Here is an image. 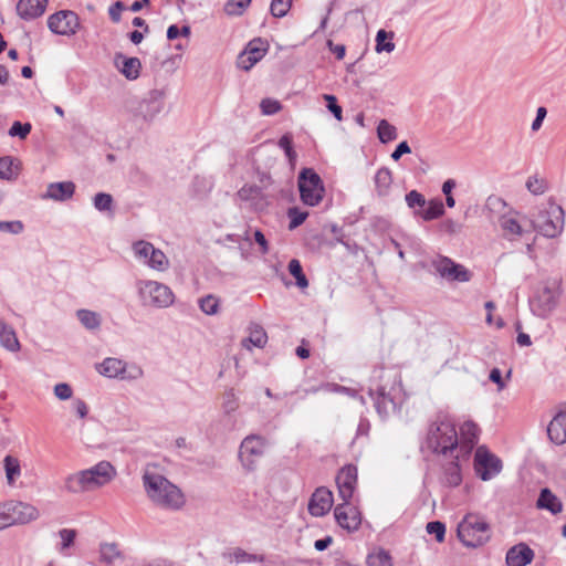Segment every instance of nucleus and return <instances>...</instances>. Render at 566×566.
<instances>
[{
    "label": "nucleus",
    "instance_id": "2",
    "mask_svg": "<svg viewBox=\"0 0 566 566\" xmlns=\"http://www.w3.org/2000/svg\"><path fill=\"white\" fill-rule=\"evenodd\" d=\"M421 450L446 459L459 451V433L454 421L449 416L437 415L429 423Z\"/></svg>",
    "mask_w": 566,
    "mask_h": 566
},
{
    "label": "nucleus",
    "instance_id": "46",
    "mask_svg": "<svg viewBox=\"0 0 566 566\" xmlns=\"http://www.w3.org/2000/svg\"><path fill=\"white\" fill-rule=\"evenodd\" d=\"M405 199L407 206L415 211L422 210L427 205L424 196L417 190L409 191Z\"/></svg>",
    "mask_w": 566,
    "mask_h": 566
},
{
    "label": "nucleus",
    "instance_id": "31",
    "mask_svg": "<svg viewBox=\"0 0 566 566\" xmlns=\"http://www.w3.org/2000/svg\"><path fill=\"white\" fill-rule=\"evenodd\" d=\"M0 344L12 353L19 352L21 347L14 328L3 319H0Z\"/></svg>",
    "mask_w": 566,
    "mask_h": 566
},
{
    "label": "nucleus",
    "instance_id": "23",
    "mask_svg": "<svg viewBox=\"0 0 566 566\" xmlns=\"http://www.w3.org/2000/svg\"><path fill=\"white\" fill-rule=\"evenodd\" d=\"M48 1L49 0H19L17 13L25 21L34 20L45 12Z\"/></svg>",
    "mask_w": 566,
    "mask_h": 566
},
{
    "label": "nucleus",
    "instance_id": "59",
    "mask_svg": "<svg viewBox=\"0 0 566 566\" xmlns=\"http://www.w3.org/2000/svg\"><path fill=\"white\" fill-rule=\"evenodd\" d=\"M324 99L327 102L326 107L335 116L337 120H342V107L337 104V98L334 95L325 94Z\"/></svg>",
    "mask_w": 566,
    "mask_h": 566
},
{
    "label": "nucleus",
    "instance_id": "16",
    "mask_svg": "<svg viewBox=\"0 0 566 566\" xmlns=\"http://www.w3.org/2000/svg\"><path fill=\"white\" fill-rule=\"evenodd\" d=\"M165 94L160 90L150 91L139 103L135 116L151 122L164 108Z\"/></svg>",
    "mask_w": 566,
    "mask_h": 566
},
{
    "label": "nucleus",
    "instance_id": "27",
    "mask_svg": "<svg viewBox=\"0 0 566 566\" xmlns=\"http://www.w3.org/2000/svg\"><path fill=\"white\" fill-rule=\"evenodd\" d=\"M75 185L72 181L52 182L46 187L43 199H52L54 201H65L73 197Z\"/></svg>",
    "mask_w": 566,
    "mask_h": 566
},
{
    "label": "nucleus",
    "instance_id": "39",
    "mask_svg": "<svg viewBox=\"0 0 566 566\" xmlns=\"http://www.w3.org/2000/svg\"><path fill=\"white\" fill-rule=\"evenodd\" d=\"M169 261L166 256V254L155 247L151 248L150 251V259L148 260V266L157 270V271H165L168 268Z\"/></svg>",
    "mask_w": 566,
    "mask_h": 566
},
{
    "label": "nucleus",
    "instance_id": "54",
    "mask_svg": "<svg viewBox=\"0 0 566 566\" xmlns=\"http://www.w3.org/2000/svg\"><path fill=\"white\" fill-rule=\"evenodd\" d=\"M222 408L224 413L230 415L239 408V399L233 392V390H229L223 396Z\"/></svg>",
    "mask_w": 566,
    "mask_h": 566
},
{
    "label": "nucleus",
    "instance_id": "18",
    "mask_svg": "<svg viewBox=\"0 0 566 566\" xmlns=\"http://www.w3.org/2000/svg\"><path fill=\"white\" fill-rule=\"evenodd\" d=\"M336 484L342 500L349 502L357 484V468L353 464L342 468L336 475Z\"/></svg>",
    "mask_w": 566,
    "mask_h": 566
},
{
    "label": "nucleus",
    "instance_id": "13",
    "mask_svg": "<svg viewBox=\"0 0 566 566\" xmlns=\"http://www.w3.org/2000/svg\"><path fill=\"white\" fill-rule=\"evenodd\" d=\"M474 470L481 480L489 481L501 472L502 461L486 447L480 446L474 454Z\"/></svg>",
    "mask_w": 566,
    "mask_h": 566
},
{
    "label": "nucleus",
    "instance_id": "14",
    "mask_svg": "<svg viewBox=\"0 0 566 566\" xmlns=\"http://www.w3.org/2000/svg\"><path fill=\"white\" fill-rule=\"evenodd\" d=\"M49 29L60 35H73L80 27L78 15L70 10H62L48 18Z\"/></svg>",
    "mask_w": 566,
    "mask_h": 566
},
{
    "label": "nucleus",
    "instance_id": "47",
    "mask_svg": "<svg viewBox=\"0 0 566 566\" xmlns=\"http://www.w3.org/2000/svg\"><path fill=\"white\" fill-rule=\"evenodd\" d=\"M232 556L237 563H263V555H255L245 552L242 548H235L232 553Z\"/></svg>",
    "mask_w": 566,
    "mask_h": 566
},
{
    "label": "nucleus",
    "instance_id": "41",
    "mask_svg": "<svg viewBox=\"0 0 566 566\" xmlns=\"http://www.w3.org/2000/svg\"><path fill=\"white\" fill-rule=\"evenodd\" d=\"M367 566H392L391 557L385 549H378L368 554Z\"/></svg>",
    "mask_w": 566,
    "mask_h": 566
},
{
    "label": "nucleus",
    "instance_id": "44",
    "mask_svg": "<svg viewBox=\"0 0 566 566\" xmlns=\"http://www.w3.org/2000/svg\"><path fill=\"white\" fill-rule=\"evenodd\" d=\"M154 245L147 241H137L133 244V251L136 258L142 260L145 264L148 265V260L150 259V251Z\"/></svg>",
    "mask_w": 566,
    "mask_h": 566
},
{
    "label": "nucleus",
    "instance_id": "5",
    "mask_svg": "<svg viewBox=\"0 0 566 566\" xmlns=\"http://www.w3.org/2000/svg\"><path fill=\"white\" fill-rule=\"evenodd\" d=\"M564 217L563 208L556 202L548 201L542 206L537 216L534 218L533 227L542 235L554 239L563 232L565 223Z\"/></svg>",
    "mask_w": 566,
    "mask_h": 566
},
{
    "label": "nucleus",
    "instance_id": "53",
    "mask_svg": "<svg viewBox=\"0 0 566 566\" xmlns=\"http://www.w3.org/2000/svg\"><path fill=\"white\" fill-rule=\"evenodd\" d=\"M32 129V126L30 123H21V122H14L9 129V135L11 137H19L21 139H25L27 136L30 134Z\"/></svg>",
    "mask_w": 566,
    "mask_h": 566
},
{
    "label": "nucleus",
    "instance_id": "49",
    "mask_svg": "<svg viewBox=\"0 0 566 566\" xmlns=\"http://www.w3.org/2000/svg\"><path fill=\"white\" fill-rule=\"evenodd\" d=\"M262 115L270 116L279 113L282 109V104L274 98H263L260 103Z\"/></svg>",
    "mask_w": 566,
    "mask_h": 566
},
{
    "label": "nucleus",
    "instance_id": "20",
    "mask_svg": "<svg viewBox=\"0 0 566 566\" xmlns=\"http://www.w3.org/2000/svg\"><path fill=\"white\" fill-rule=\"evenodd\" d=\"M237 197L241 201L249 203V207L253 210H263L268 206L262 187L256 185H243L238 190Z\"/></svg>",
    "mask_w": 566,
    "mask_h": 566
},
{
    "label": "nucleus",
    "instance_id": "62",
    "mask_svg": "<svg viewBox=\"0 0 566 566\" xmlns=\"http://www.w3.org/2000/svg\"><path fill=\"white\" fill-rule=\"evenodd\" d=\"M441 230L449 234H457L461 231L462 224L458 221H454L452 219H446L440 224Z\"/></svg>",
    "mask_w": 566,
    "mask_h": 566
},
{
    "label": "nucleus",
    "instance_id": "36",
    "mask_svg": "<svg viewBox=\"0 0 566 566\" xmlns=\"http://www.w3.org/2000/svg\"><path fill=\"white\" fill-rule=\"evenodd\" d=\"M394 32H387L385 30H379L376 34V52H387L390 53L395 50L396 45L392 42Z\"/></svg>",
    "mask_w": 566,
    "mask_h": 566
},
{
    "label": "nucleus",
    "instance_id": "25",
    "mask_svg": "<svg viewBox=\"0 0 566 566\" xmlns=\"http://www.w3.org/2000/svg\"><path fill=\"white\" fill-rule=\"evenodd\" d=\"M533 558V549L524 543L511 547L506 553L507 566H526L532 563Z\"/></svg>",
    "mask_w": 566,
    "mask_h": 566
},
{
    "label": "nucleus",
    "instance_id": "50",
    "mask_svg": "<svg viewBox=\"0 0 566 566\" xmlns=\"http://www.w3.org/2000/svg\"><path fill=\"white\" fill-rule=\"evenodd\" d=\"M292 0H272L270 10L275 18H283L289 12Z\"/></svg>",
    "mask_w": 566,
    "mask_h": 566
},
{
    "label": "nucleus",
    "instance_id": "1",
    "mask_svg": "<svg viewBox=\"0 0 566 566\" xmlns=\"http://www.w3.org/2000/svg\"><path fill=\"white\" fill-rule=\"evenodd\" d=\"M142 481L147 497L155 506L177 511L185 505L182 491L159 473L155 465L146 467Z\"/></svg>",
    "mask_w": 566,
    "mask_h": 566
},
{
    "label": "nucleus",
    "instance_id": "35",
    "mask_svg": "<svg viewBox=\"0 0 566 566\" xmlns=\"http://www.w3.org/2000/svg\"><path fill=\"white\" fill-rule=\"evenodd\" d=\"M76 317L81 324L88 331H96L101 327L102 318L101 315L90 310H77Z\"/></svg>",
    "mask_w": 566,
    "mask_h": 566
},
{
    "label": "nucleus",
    "instance_id": "19",
    "mask_svg": "<svg viewBox=\"0 0 566 566\" xmlns=\"http://www.w3.org/2000/svg\"><path fill=\"white\" fill-rule=\"evenodd\" d=\"M333 493L325 486L317 488L308 501L311 515L321 517L326 515L333 506Z\"/></svg>",
    "mask_w": 566,
    "mask_h": 566
},
{
    "label": "nucleus",
    "instance_id": "4",
    "mask_svg": "<svg viewBox=\"0 0 566 566\" xmlns=\"http://www.w3.org/2000/svg\"><path fill=\"white\" fill-rule=\"evenodd\" d=\"M117 471L109 461H99L95 465L69 474L64 479V490L80 494L99 489L115 479Z\"/></svg>",
    "mask_w": 566,
    "mask_h": 566
},
{
    "label": "nucleus",
    "instance_id": "12",
    "mask_svg": "<svg viewBox=\"0 0 566 566\" xmlns=\"http://www.w3.org/2000/svg\"><path fill=\"white\" fill-rule=\"evenodd\" d=\"M468 459L461 452H454L452 457L440 458L439 482L444 488H457L462 483L461 460Z\"/></svg>",
    "mask_w": 566,
    "mask_h": 566
},
{
    "label": "nucleus",
    "instance_id": "33",
    "mask_svg": "<svg viewBox=\"0 0 566 566\" xmlns=\"http://www.w3.org/2000/svg\"><path fill=\"white\" fill-rule=\"evenodd\" d=\"M374 181L378 196H387L392 184V175L390 169L387 167L378 169L375 175Z\"/></svg>",
    "mask_w": 566,
    "mask_h": 566
},
{
    "label": "nucleus",
    "instance_id": "3",
    "mask_svg": "<svg viewBox=\"0 0 566 566\" xmlns=\"http://www.w3.org/2000/svg\"><path fill=\"white\" fill-rule=\"evenodd\" d=\"M379 378L381 382L370 386L368 395L374 401L377 413L385 419L399 409L406 395L398 373L381 371Z\"/></svg>",
    "mask_w": 566,
    "mask_h": 566
},
{
    "label": "nucleus",
    "instance_id": "57",
    "mask_svg": "<svg viewBox=\"0 0 566 566\" xmlns=\"http://www.w3.org/2000/svg\"><path fill=\"white\" fill-rule=\"evenodd\" d=\"M250 2L251 0H229L226 4V11L229 14H241Z\"/></svg>",
    "mask_w": 566,
    "mask_h": 566
},
{
    "label": "nucleus",
    "instance_id": "40",
    "mask_svg": "<svg viewBox=\"0 0 566 566\" xmlns=\"http://www.w3.org/2000/svg\"><path fill=\"white\" fill-rule=\"evenodd\" d=\"M378 138L381 143L386 144L397 138V129L389 124L386 119H381L377 127Z\"/></svg>",
    "mask_w": 566,
    "mask_h": 566
},
{
    "label": "nucleus",
    "instance_id": "63",
    "mask_svg": "<svg viewBox=\"0 0 566 566\" xmlns=\"http://www.w3.org/2000/svg\"><path fill=\"white\" fill-rule=\"evenodd\" d=\"M13 524H14V520H12L9 514L8 504L0 503V530H3Z\"/></svg>",
    "mask_w": 566,
    "mask_h": 566
},
{
    "label": "nucleus",
    "instance_id": "60",
    "mask_svg": "<svg viewBox=\"0 0 566 566\" xmlns=\"http://www.w3.org/2000/svg\"><path fill=\"white\" fill-rule=\"evenodd\" d=\"M72 394H73L72 388L66 382L57 384L54 387V395L60 400H67V399H70L72 397Z\"/></svg>",
    "mask_w": 566,
    "mask_h": 566
},
{
    "label": "nucleus",
    "instance_id": "17",
    "mask_svg": "<svg viewBox=\"0 0 566 566\" xmlns=\"http://www.w3.org/2000/svg\"><path fill=\"white\" fill-rule=\"evenodd\" d=\"M334 515L337 524L348 531H357L361 524V515L356 506H353L349 502L338 504L334 510Z\"/></svg>",
    "mask_w": 566,
    "mask_h": 566
},
{
    "label": "nucleus",
    "instance_id": "61",
    "mask_svg": "<svg viewBox=\"0 0 566 566\" xmlns=\"http://www.w3.org/2000/svg\"><path fill=\"white\" fill-rule=\"evenodd\" d=\"M59 535L62 539L61 551H63L73 544L76 536V532L74 530L63 528L59 532Z\"/></svg>",
    "mask_w": 566,
    "mask_h": 566
},
{
    "label": "nucleus",
    "instance_id": "6",
    "mask_svg": "<svg viewBox=\"0 0 566 566\" xmlns=\"http://www.w3.org/2000/svg\"><path fill=\"white\" fill-rule=\"evenodd\" d=\"M457 531L459 539L468 547H479L491 537L489 523L475 514H467Z\"/></svg>",
    "mask_w": 566,
    "mask_h": 566
},
{
    "label": "nucleus",
    "instance_id": "48",
    "mask_svg": "<svg viewBox=\"0 0 566 566\" xmlns=\"http://www.w3.org/2000/svg\"><path fill=\"white\" fill-rule=\"evenodd\" d=\"M287 216L290 218L289 229L293 230L300 227L308 217V212L302 211L296 207L290 208L287 210Z\"/></svg>",
    "mask_w": 566,
    "mask_h": 566
},
{
    "label": "nucleus",
    "instance_id": "30",
    "mask_svg": "<svg viewBox=\"0 0 566 566\" xmlns=\"http://www.w3.org/2000/svg\"><path fill=\"white\" fill-rule=\"evenodd\" d=\"M536 506L541 510H547L554 515L563 511V503L547 488L541 490L539 496L536 502Z\"/></svg>",
    "mask_w": 566,
    "mask_h": 566
},
{
    "label": "nucleus",
    "instance_id": "7",
    "mask_svg": "<svg viewBox=\"0 0 566 566\" xmlns=\"http://www.w3.org/2000/svg\"><path fill=\"white\" fill-rule=\"evenodd\" d=\"M136 287L144 306L166 308L175 302L174 292L164 283L153 280H140L136 283Z\"/></svg>",
    "mask_w": 566,
    "mask_h": 566
},
{
    "label": "nucleus",
    "instance_id": "56",
    "mask_svg": "<svg viewBox=\"0 0 566 566\" xmlns=\"http://www.w3.org/2000/svg\"><path fill=\"white\" fill-rule=\"evenodd\" d=\"M13 159L11 157L0 158V179L10 180L13 178Z\"/></svg>",
    "mask_w": 566,
    "mask_h": 566
},
{
    "label": "nucleus",
    "instance_id": "55",
    "mask_svg": "<svg viewBox=\"0 0 566 566\" xmlns=\"http://www.w3.org/2000/svg\"><path fill=\"white\" fill-rule=\"evenodd\" d=\"M428 534L434 535L436 539L441 543L446 535V525L440 521L429 522L426 526Z\"/></svg>",
    "mask_w": 566,
    "mask_h": 566
},
{
    "label": "nucleus",
    "instance_id": "51",
    "mask_svg": "<svg viewBox=\"0 0 566 566\" xmlns=\"http://www.w3.org/2000/svg\"><path fill=\"white\" fill-rule=\"evenodd\" d=\"M93 203L98 211H108L113 206V197L109 193L98 192L93 199Z\"/></svg>",
    "mask_w": 566,
    "mask_h": 566
},
{
    "label": "nucleus",
    "instance_id": "43",
    "mask_svg": "<svg viewBox=\"0 0 566 566\" xmlns=\"http://www.w3.org/2000/svg\"><path fill=\"white\" fill-rule=\"evenodd\" d=\"M101 560L106 564H113L119 556L120 552L116 544L105 543L99 548Z\"/></svg>",
    "mask_w": 566,
    "mask_h": 566
},
{
    "label": "nucleus",
    "instance_id": "21",
    "mask_svg": "<svg viewBox=\"0 0 566 566\" xmlns=\"http://www.w3.org/2000/svg\"><path fill=\"white\" fill-rule=\"evenodd\" d=\"M479 428L472 421H465L461 427V433L459 437V452L463 457H469L473 447L479 439Z\"/></svg>",
    "mask_w": 566,
    "mask_h": 566
},
{
    "label": "nucleus",
    "instance_id": "15",
    "mask_svg": "<svg viewBox=\"0 0 566 566\" xmlns=\"http://www.w3.org/2000/svg\"><path fill=\"white\" fill-rule=\"evenodd\" d=\"M268 43L261 38L251 40L237 57V66L241 70H251L268 52Z\"/></svg>",
    "mask_w": 566,
    "mask_h": 566
},
{
    "label": "nucleus",
    "instance_id": "52",
    "mask_svg": "<svg viewBox=\"0 0 566 566\" xmlns=\"http://www.w3.org/2000/svg\"><path fill=\"white\" fill-rule=\"evenodd\" d=\"M201 311L208 315H213L218 312L219 301L213 295H207L199 301Z\"/></svg>",
    "mask_w": 566,
    "mask_h": 566
},
{
    "label": "nucleus",
    "instance_id": "24",
    "mask_svg": "<svg viewBox=\"0 0 566 566\" xmlns=\"http://www.w3.org/2000/svg\"><path fill=\"white\" fill-rule=\"evenodd\" d=\"M555 305L556 295L549 286H544L532 301L533 311L539 316L549 313Z\"/></svg>",
    "mask_w": 566,
    "mask_h": 566
},
{
    "label": "nucleus",
    "instance_id": "10",
    "mask_svg": "<svg viewBox=\"0 0 566 566\" xmlns=\"http://www.w3.org/2000/svg\"><path fill=\"white\" fill-rule=\"evenodd\" d=\"M97 371L108 378H119L122 380H136L143 377L144 371L137 364H127L126 361L107 357L96 366Z\"/></svg>",
    "mask_w": 566,
    "mask_h": 566
},
{
    "label": "nucleus",
    "instance_id": "37",
    "mask_svg": "<svg viewBox=\"0 0 566 566\" xmlns=\"http://www.w3.org/2000/svg\"><path fill=\"white\" fill-rule=\"evenodd\" d=\"M6 478L9 485H13L21 474L20 462L12 455H7L3 460Z\"/></svg>",
    "mask_w": 566,
    "mask_h": 566
},
{
    "label": "nucleus",
    "instance_id": "8",
    "mask_svg": "<svg viewBox=\"0 0 566 566\" xmlns=\"http://www.w3.org/2000/svg\"><path fill=\"white\" fill-rule=\"evenodd\" d=\"M266 446V439L259 434H249L241 441L238 458L244 471L253 472L256 470Z\"/></svg>",
    "mask_w": 566,
    "mask_h": 566
},
{
    "label": "nucleus",
    "instance_id": "9",
    "mask_svg": "<svg viewBox=\"0 0 566 566\" xmlns=\"http://www.w3.org/2000/svg\"><path fill=\"white\" fill-rule=\"evenodd\" d=\"M298 190L304 205L317 206L324 195V185L318 174L312 168H304L298 176Z\"/></svg>",
    "mask_w": 566,
    "mask_h": 566
},
{
    "label": "nucleus",
    "instance_id": "26",
    "mask_svg": "<svg viewBox=\"0 0 566 566\" xmlns=\"http://www.w3.org/2000/svg\"><path fill=\"white\" fill-rule=\"evenodd\" d=\"M516 214L515 210H509L506 216H502L497 220L503 237L510 241H514L523 234V229L516 219Z\"/></svg>",
    "mask_w": 566,
    "mask_h": 566
},
{
    "label": "nucleus",
    "instance_id": "11",
    "mask_svg": "<svg viewBox=\"0 0 566 566\" xmlns=\"http://www.w3.org/2000/svg\"><path fill=\"white\" fill-rule=\"evenodd\" d=\"M429 265L436 274L449 282L464 283L469 282L472 277L471 271L448 256L437 255L430 260Z\"/></svg>",
    "mask_w": 566,
    "mask_h": 566
},
{
    "label": "nucleus",
    "instance_id": "58",
    "mask_svg": "<svg viewBox=\"0 0 566 566\" xmlns=\"http://www.w3.org/2000/svg\"><path fill=\"white\" fill-rule=\"evenodd\" d=\"M23 223L19 220L15 221H0V231L12 234H19L23 231Z\"/></svg>",
    "mask_w": 566,
    "mask_h": 566
},
{
    "label": "nucleus",
    "instance_id": "38",
    "mask_svg": "<svg viewBox=\"0 0 566 566\" xmlns=\"http://www.w3.org/2000/svg\"><path fill=\"white\" fill-rule=\"evenodd\" d=\"M245 342H249L258 348H263L268 342L266 332L260 325H252L250 327V335ZM245 342L243 343L244 346Z\"/></svg>",
    "mask_w": 566,
    "mask_h": 566
},
{
    "label": "nucleus",
    "instance_id": "34",
    "mask_svg": "<svg viewBox=\"0 0 566 566\" xmlns=\"http://www.w3.org/2000/svg\"><path fill=\"white\" fill-rule=\"evenodd\" d=\"M485 209L489 211L492 218H502V216H506L509 210H513L509 208L506 201L499 196H490L485 202Z\"/></svg>",
    "mask_w": 566,
    "mask_h": 566
},
{
    "label": "nucleus",
    "instance_id": "29",
    "mask_svg": "<svg viewBox=\"0 0 566 566\" xmlns=\"http://www.w3.org/2000/svg\"><path fill=\"white\" fill-rule=\"evenodd\" d=\"M115 64L127 80H136L140 74L142 63L138 57H126L124 54L117 53Z\"/></svg>",
    "mask_w": 566,
    "mask_h": 566
},
{
    "label": "nucleus",
    "instance_id": "64",
    "mask_svg": "<svg viewBox=\"0 0 566 566\" xmlns=\"http://www.w3.org/2000/svg\"><path fill=\"white\" fill-rule=\"evenodd\" d=\"M124 3L120 1H116L109 7L108 14L113 22L117 23L120 21V12L124 10Z\"/></svg>",
    "mask_w": 566,
    "mask_h": 566
},
{
    "label": "nucleus",
    "instance_id": "22",
    "mask_svg": "<svg viewBox=\"0 0 566 566\" xmlns=\"http://www.w3.org/2000/svg\"><path fill=\"white\" fill-rule=\"evenodd\" d=\"M8 511L14 524H24L38 517V510L28 503L8 502Z\"/></svg>",
    "mask_w": 566,
    "mask_h": 566
},
{
    "label": "nucleus",
    "instance_id": "45",
    "mask_svg": "<svg viewBox=\"0 0 566 566\" xmlns=\"http://www.w3.org/2000/svg\"><path fill=\"white\" fill-rule=\"evenodd\" d=\"M277 145H279L280 148H282L284 150V154L287 157L289 163L291 165H294L297 155H296L295 150L293 149V138H292V136L290 134L283 135L279 139Z\"/></svg>",
    "mask_w": 566,
    "mask_h": 566
},
{
    "label": "nucleus",
    "instance_id": "32",
    "mask_svg": "<svg viewBox=\"0 0 566 566\" xmlns=\"http://www.w3.org/2000/svg\"><path fill=\"white\" fill-rule=\"evenodd\" d=\"M444 213V206L440 199L430 200L427 208L422 210H416L415 214L423 219L424 221H431L440 218Z\"/></svg>",
    "mask_w": 566,
    "mask_h": 566
},
{
    "label": "nucleus",
    "instance_id": "28",
    "mask_svg": "<svg viewBox=\"0 0 566 566\" xmlns=\"http://www.w3.org/2000/svg\"><path fill=\"white\" fill-rule=\"evenodd\" d=\"M547 434L555 444L566 442V410L559 411L547 426Z\"/></svg>",
    "mask_w": 566,
    "mask_h": 566
},
{
    "label": "nucleus",
    "instance_id": "42",
    "mask_svg": "<svg viewBox=\"0 0 566 566\" xmlns=\"http://www.w3.org/2000/svg\"><path fill=\"white\" fill-rule=\"evenodd\" d=\"M287 268L291 275L295 277L298 287L305 289L308 286V281L303 273V269L298 260H291Z\"/></svg>",
    "mask_w": 566,
    "mask_h": 566
}]
</instances>
